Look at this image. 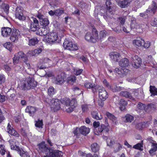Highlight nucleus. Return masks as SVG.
Masks as SVG:
<instances>
[{
  "label": "nucleus",
  "instance_id": "obj_1",
  "mask_svg": "<svg viewBox=\"0 0 157 157\" xmlns=\"http://www.w3.org/2000/svg\"><path fill=\"white\" fill-rule=\"evenodd\" d=\"M38 150L40 152L48 155L49 157H60L63 155V153L58 150H54L53 147H47L45 142L43 141L37 145Z\"/></svg>",
  "mask_w": 157,
  "mask_h": 157
},
{
  "label": "nucleus",
  "instance_id": "obj_2",
  "mask_svg": "<svg viewBox=\"0 0 157 157\" xmlns=\"http://www.w3.org/2000/svg\"><path fill=\"white\" fill-rule=\"evenodd\" d=\"M37 82L32 76L23 79L21 82L20 89L23 90H28L33 89L37 85Z\"/></svg>",
  "mask_w": 157,
  "mask_h": 157
},
{
  "label": "nucleus",
  "instance_id": "obj_3",
  "mask_svg": "<svg viewBox=\"0 0 157 157\" xmlns=\"http://www.w3.org/2000/svg\"><path fill=\"white\" fill-rule=\"evenodd\" d=\"M64 103L66 105V111L68 113L72 112L77 105V101L75 98L72 99L71 100L70 99H66L64 100Z\"/></svg>",
  "mask_w": 157,
  "mask_h": 157
},
{
  "label": "nucleus",
  "instance_id": "obj_4",
  "mask_svg": "<svg viewBox=\"0 0 157 157\" xmlns=\"http://www.w3.org/2000/svg\"><path fill=\"white\" fill-rule=\"evenodd\" d=\"M98 38V32L95 29H93L92 33H87L85 36V39L86 40L92 43L96 42Z\"/></svg>",
  "mask_w": 157,
  "mask_h": 157
},
{
  "label": "nucleus",
  "instance_id": "obj_5",
  "mask_svg": "<svg viewBox=\"0 0 157 157\" xmlns=\"http://www.w3.org/2000/svg\"><path fill=\"white\" fill-rule=\"evenodd\" d=\"M106 11L103 15L104 18L106 20H108V18H111L113 16L112 15L113 12L111 8L112 3L110 1L111 0H105Z\"/></svg>",
  "mask_w": 157,
  "mask_h": 157
},
{
  "label": "nucleus",
  "instance_id": "obj_6",
  "mask_svg": "<svg viewBox=\"0 0 157 157\" xmlns=\"http://www.w3.org/2000/svg\"><path fill=\"white\" fill-rule=\"evenodd\" d=\"M46 37L48 39V41L51 43H59L60 41L56 32L51 33Z\"/></svg>",
  "mask_w": 157,
  "mask_h": 157
},
{
  "label": "nucleus",
  "instance_id": "obj_7",
  "mask_svg": "<svg viewBox=\"0 0 157 157\" xmlns=\"http://www.w3.org/2000/svg\"><path fill=\"white\" fill-rule=\"evenodd\" d=\"M63 46L65 49L70 51L76 50L78 49L76 45L73 44L71 42L67 39H65L63 42Z\"/></svg>",
  "mask_w": 157,
  "mask_h": 157
},
{
  "label": "nucleus",
  "instance_id": "obj_8",
  "mask_svg": "<svg viewBox=\"0 0 157 157\" xmlns=\"http://www.w3.org/2000/svg\"><path fill=\"white\" fill-rule=\"evenodd\" d=\"M10 36V39L12 42H16L20 36V32L17 29H13Z\"/></svg>",
  "mask_w": 157,
  "mask_h": 157
},
{
  "label": "nucleus",
  "instance_id": "obj_9",
  "mask_svg": "<svg viewBox=\"0 0 157 157\" xmlns=\"http://www.w3.org/2000/svg\"><path fill=\"white\" fill-rule=\"evenodd\" d=\"M61 102L57 99H52L51 100V107L54 112L60 109Z\"/></svg>",
  "mask_w": 157,
  "mask_h": 157
},
{
  "label": "nucleus",
  "instance_id": "obj_10",
  "mask_svg": "<svg viewBox=\"0 0 157 157\" xmlns=\"http://www.w3.org/2000/svg\"><path fill=\"white\" fill-rule=\"evenodd\" d=\"M98 90L99 98L103 101H105L108 98V94L104 88L99 86L98 88Z\"/></svg>",
  "mask_w": 157,
  "mask_h": 157
},
{
  "label": "nucleus",
  "instance_id": "obj_11",
  "mask_svg": "<svg viewBox=\"0 0 157 157\" xmlns=\"http://www.w3.org/2000/svg\"><path fill=\"white\" fill-rule=\"evenodd\" d=\"M37 17L40 20V24L44 27L47 26L49 23L48 18H45V16L40 13H38Z\"/></svg>",
  "mask_w": 157,
  "mask_h": 157
},
{
  "label": "nucleus",
  "instance_id": "obj_12",
  "mask_svg": "<svg viewBox=\"0 0 157 157\" xmlns=\"http://www.w3.org/2000/svg\"><path fill=\"white\" fill-rule=\"evenodd\" d=\"M132 65L135 68H138L141 65L142 63L141 59L137 56H132Z\"/></svg>",
  "mask_w": 157,
  "mask_h": 157
},
{
  "label": "nucleus",
  "instance_id": "obj_13",
  "mask_svg": "<svg viewBox=\"0 0 157 157\" xmlns=\"http://www.w3.org/2000/svg\"><path fill=\"white\" fill-rule=\"evenodd\" d=\"M15 16L16 18L20 20L24 21L25 19V17L23 14V9L20 7L16 8Z\"/></svg>",
  "mask_w": 157,
  "mask_h": 157
},
{
  "label": "nucleus",
  "instance_id": "obj_14",
  "mask_svg": "<svg viewBox=\"0 0 157 157\" xmlns=\"http://www.w3.org/2000/svg\"><path fill=\"white\" fill-rule=\"evenodd\" d=\"M13 29L8 27H3L1 28V33L3 37H7L10 36Z\"/></svg>",
  "mask_w": 157,
  "mask_h": 157
},
{
  "label": "nucleus",
  "instance_id": "obj_15",
  "mask_svg": "<svg viewBox=\"0 0 157 157\" xmlns=\"http://www.w3.org/2000/svg\"><path fill=\"white\" fill-rule=\"evenodd\" d=\"M33 22H32L30 24V29L31 31L35 32L38 29L39 21L36 18L33 17Z\"/></svg>",
  "mask_w": 157,
  "mask_h": 157
},
{
  "label": "nucleus",
  "instance_id": "obj_16",
  "mask_svg": "<svg viewBox=\"0 0 157 157\" xmlns=\"http://www.w3.org/2000/svg\"><path fill=\"white\" fill-rule=\"evenodd\" d=\"M25 54L22 51H20L16 53L13 58V62L14 64L18 63L19 60L21 59L24 57Z\"/></svg>",
  "mask_w": 157,
  "mask_h": 157
},
{
  "label": "nucleus",
  "instance_id": "obj_17",
  "mask_svg": "<svg viewBox=\"0 0 157 157\" xmlns=\"http://www.w3.org/2000/svg\"><path fill=\"white\" fill-rule=\"evenodd\" d=\"M6 131L11 135L13 136L16 137H18L19 136V134L13 129V127L11 126L10 123L8 124Z\"/></svg>",
  "mask_w": 157,
  "mask_h": 157
},
{
  "label": "nucleus",
  "instance_id": "obj_18",
  "mask_svg": "<svg viewBox=\"0 0 157 157\" xmlns=\"http://www.w3.org/2000/svg\"><path fill=\"white\" fill-rule=\"evenodd\" d=\"M116 2L118 5L122 8H125L128 7L130 3L131 2V0H124L121 1L116 0Z\"/></svg>",
  "mask_w": 157,
  "mask_h": 157
},
{
  "label": "nucleus",
  "instance_id": "obj_19",
  "mask_svg": "<svg viewBox=\"0 0 157 157\" xmlns=\"http://www.w3.org/2000/svg\"><path fill=\"white\" fill-rule=\"evenodd\" d=\"M37 110V109L36 107L32 106H28L26 107L25 109V111L26 113H29L30 116H33Z\"/></svg>",
  "mask_w": 157,
  "mask_h": 157
},
{
  "label": "nucleus",
  "instance_id": "obj_20",
  "mask_svg": "<svg viewBox=\"0 0 157 157\" xmlns=\"http://www.w3.org/2000/svg\"><path fill=\"white\" fill-rule=\"evenodd\" d=\"M119 65L122 67H126L129 66V62L127 58H124L120 60L119 62Z\"/></svg>",
  "mask_w": 157,
  "mask_h": 157
},
{
  "label": "nucleus",
  "instance_id": "obj_21",
  "mask_svg": "<svg viewBox=\"0 0 157 157\" xmlns=\"http://www.w3.org/2000/svg\"><path fill=\"white\" fill-rule=\"evenodd\" d=\"M92 118L97 120H100L102 118V117L100 113L97 111H92L91 113Z\"/></svg>",
  "mask_w": 157,
  "mask_h": 157
},
{
  "label": "nucleus",
  "instance_id": "obj_22",
  "mask_svg": "<svg viewBox=\"0 0 157 157\" xmlns=\"http://www.w3.org/2000/svg\"><path fill=\"white\" fill-rule=\"evenodd\" d=\"M144 42V40L140 38H138L133 41V44L134 45H135L137 47L141 46Z\"/></svg>",
  "mask_w": 157,
  "mask_h": 157
},
{
  "label": "nucleus",
  "instance_id": "obj_23",
  "mask_svg": "<svg viewBox=\"0 0 157 157\" xmlns=\"http://www.w3.org/2000/svg\"><path fill=\"white\" fill-rule=\"evenodd\" d=\"M110 89L114 92H116L120 91L124 89V88L122 87L117 86L116 83H114L111 86Z\"/></svg>",
  "mask_w": 157,
  "mask_h": 157
},
{
  "label": "nucleus",
  "instance_id": "obj_24",
  "mask_svg": "<svg viewBox=\"0 0 157 157\" xmlns=\"http://www.w3.org/2000/svg\"><path fill=\"white\" fill-rule=\"evenodd\" d=\"M10 144L11 149L16 150L18 151L20 150V147L17 146L18 142L14 140V141L11 140L9 141Z\"/></svg>",
  "mask_w": 157,
  "mask_h": 157
},
{
  "label": "nucleus",
  "instance_id": "obj_25",
  "mask_svg": "<svg viewBox=\"0 0 157 157\" xmlns=\"http://www.w3.org/2000/svg\"><path fill=\"white\" fill-rule=\"evenodd\" d=\"M10 144L11 149L16 150L18 151L20 150V147L17 146L18 142L14 140V141L11 140L9 141Z\"/></svg>",
  "mask_w": 157,
  "mask_h": 157
},
{
  "label": "nucleus",
  "instance_id": "obj_26",
  "mask_svg": "<svg viewBox=\"0 0 157 157\" xmlns=\"http://www.w3.org/2000/svg\"><path fill=\"white\" fill-rule=\"evenodd\" d=\"M109 56L111 59L114 61H117L120 55L117 52H112L110 53Z\"/></svg>",
  "mask_w": 157,
  "mask_h": 157
},
{
  "label": "nucleus",
  "instance_id": "obj_27",
  "mask_svg": "<svg viewBox=\"0 0 157 157\" xmlns=\"http://www.w3.org/2000/svg\"><path fill=\"white\" fill-rule=\"evenodd\" d=\"M156 8V3L155 2L153 1L151 6L149 7L148 9L147 10V13H148V12L149 13L152 12L153 14H154Z\"/></svg>",
  "mask_w": 157,
  "mask_h": 157
},
{
  "label": "nucleus",
  "instance_id": "obj_28",
  "mask_svg": "<svg viewBox=\"0 0 157 157\" xmlns=\"http://www.w3.org/2000/svg\"><path fill=\"white\" fill-rule=\"evenodd\" d=\"M107 145L112 147L115 143V139L114 137L111 136H109L106 139Z\"/></svg>",
  "mask_w": 157,
  "mask_h": 157
},
{
  "label": "nucleus",
  "instance_id": "obj_29",
  "mask_svg": "<svg viewBox=\"0 0 157 157\" xmlns=\"http://www.w3.org/2000/svg\"><path fill=\"white\" fill-rule=\"evenodd\" d=\"M79 131L81 134L86 135L89 132L90 129L89 128L83 126L79 128Z\"/></svg>",
  "mask_w": 157,
  "mask_h": 157
},
{
  "label": "nucleus",
  "instance_id": "obj_30",
  "mask_svg": "<svg viewBox=\"0 0 157 157\" xmlns=\"http://www.w3.org/2000/svg\"><path fill=\"white\" fill-rule=\"evenodd\" d=\"M64 82V77L61 75H58L56 78L55 82L57 84H62Z\"/></svg>",
  "mask_w": 157,
  "mask_h": 157
},
{
  "label": "nucleus",
  "instance_id": "obj_31",
  "mask_svg": "<svg viewBox=\"0 0 157 157\" xmlns=\"http://www.w3.org/2000/svg\"><path fill=\"white\" fill-rule=\"evenodd\" d=\"M90 147L92 151L94 152H98L100 149L99 146L96 143H94L92 144Z\"/></svg>",
  "mask_w": 157,
  "mask_h": 157
},
{
  "label": "nucleus",
  "instance_id": "obj_32",
  "mask_svg": "<svg viewBox=\"0 0 157 157\" xmlns=\"http://www.w3.org/2000/svg\"><path fill=\"white\" fill-rule=\"evenodd\" d=\"M149 91L151 93V96L157 95V88L154 86H150Z\"/></svg>",
  "mask_w": 157,
  "mask_h": 157
},
{
  "label": "nucleus",
  "instance_id": "obj_33",
  "mask_svg": "<svg viewBox=\"0 0 157 157\" xmlns=\"http://www.w3.org/2000/svg\"><path fill=\"white\" fill-rule=\"evenodd\" d=\"M98 131L100 132H107L109 131L108 128L106 127L104 124H101L98 129Z\"/></svg>",
  "mask_w": 157,
  "mask_h": 157
},
{
  "label": "nucleus",
  "instance_id": "obj_34",
  "mask_svg": "<svg viewBox=\"0 0 157 157\" xmlns=\"http://www.w3.org/2000/svg\"><path fill=\"white\" fill-rule=\"evenodd\" d=\"M119 103L120 105V109L122 111L124 110L125 109V106L127 104V101H125L124 99H121Z\"/></svg>",
  "mask_w": 157,
  "mask_h": 157
},
{
  "label": "nucleus",
  "instance_id": "obj_35",
  "mask_svg": "<svg viewBox=\"0 0 157 157\" xmlns=\"http://www.w3.org/2000/svg\"><path fill=\"white\" fill-rule=\"evenodd\" d=\"M120 94L122 96L128 98L130 99H133L131 94L127 91H122L120 92Z\"/></svg>",
  "mask_w": 157,
  "mask_h": 157
},
{
  "label": "nucleus",
  "instance_id": "obj_36",
  "mask_svg": "<svg viewBox=\"0 0 157 157\" xmlns=\"http://www.w3.org/2000/svg\"><path fill=\"white\" fill-rule=\"evenodd\" d=\"M144 25H138V24H131V28H135L137 30H139L138 31V32L139 33L142 32L143 30V28H141L143 26H144Z\"/></svg>",
  "mask_w": 157,
  "mask_h": 157
},
{
  "label": "nucleus",
  "instance_id": "obj_37",
  "mask_svg": "<svg viewBox=\"0 0 157 157\" xmlns=\"http://www.w3.org/2000/svg\"><path fill=\"white\" fill-rule=\"evenodd\" d=\"M106 115L108 118L111 120L114 123L116 124L117 118L109 112H107Z\"/></svg>",
  "mask_w": 157,
  "mask_h": 157
},
{
  "label": "nucleus",
  "instance_id": "obj_38",
  "mask_svg": "<svg viewBox=\"0 0 157 157\" xmlns=\"http://www.w3.org/2000/svg\"><path fill=\"white\" fill-rule=\"evenodd\" d=\"M39 40L36 37H34L29 40V45L30 46H34L38 43Z\"/></svg>",
  "mask_w": 157,
  "mask_h": 157
},
{
  "label": "nucleus",
  "instance_id": "obj_39",
  "mask_svg": "<svg viewBox=\"0 0 157 157\" xmlns=\"http://www.w3.org/2000/svg\"><path fill=\"white\" fill-rule=\"evenodd\" d=\"M9 5L6 3L2 4L1 6V8L3 10L7 15L9 13Z\"/></svg>",
  "mask_w": 157,
  "mask_h": 157
},
{
  "label": "nucleus",
  "instance_id": "obj_40",
  "mask_svg": "<svg viewBox=\"0 0 157 157\" xmlns=\"http://www.w3.org/2000/svg\"><path fill=\"white\" fill-rule=\"evenodd\" d=\"M35 125L36 127L39 128H42V126L43 125V120L42 119L40 120L39 119H38L37 121H35Z\"/></svg>",
  "mask_w": 157,
  "mask_h": 157
},
{
  "label": "nucleus",
  "instance_id": "obj_41",
  "mask_svg": "<svg viewBox=\"0 0 157 157\" xmlns=\"http://www.w3.org/2000/svg\"><path fill=\"white\" fill-rule=\"evenodd\" d=\"M124 118L125 119L124 120L125 122H131L134 119L133 117L129 114H127Z\"/></svg>",
  "mask_w": 157,
  "mask_h": 157
},
{
  "label": "nucleus",
  "instance_id": "obj_42",
  "mask_svg": "<svg viewBox=\"0 0 157 157\" xmlns=\"http://www.w3.org/2000/svg\"><path fill=\"white\" fill-rule=\"evenodd\" d=\"M75 76H71L67 78V82L70 84H73L75 81Z\"/></svg>",
  "mask_w": 157,
  "mask_h": 157
},
{
  "label": "nucleus",
  "instance_id": "obj_43",
  "mask_svg": "<svg viewBox=\"0 0 157 157\" xmlns=\"http://www.w3.org/2000/svg\"><path fill=\"white\" fill-rule=\"evenodd\" d=\"M48 93L49 96L50 97H52L55 93V90L54 88L52 86L50 87L48 89Z\"/></svg>",
  "mask_w": 157,
  "mask_h": 157
},
{
  "label": "nucleus",
  "instance_id": "obj_44",
  "mask_svg": "<svg viewBox=\"0 0 157 157\" xmlns=\"http://www.w3.org/2000/svg\"><path fill=\"white\" fill-rule=\"evenodd\" d=\"M122 148V145L119 143H117L116 144L114 147V151L117 152L121 150Z\"/></svg>",
  "mask_w": 157,
  "mask_h": 157
},
{
  "label": "nucleus",
  "instance_id": "obj_45",
  "mask_svg": "<svg viewBox=\"0 0 157 157\" xmlns=\"http://www.w3.org/2000/svg\"><path fill=\"white\" fill-rule=\"evenodd\" d=\"M49 31L46 28H42L41 29V35L43 36H48V34L49 33Z\"/></svg>",
  "mask_w": 157,
  "mask_h": 157
},
{
  "label": "nucleus",
  "instance_id": "obj_46",
  "mask_svg": "<svg viewBox=\"0 0 157 157\" xmlns=\"http://www.w3.org/2000/svg\"><path fill=\"white\" fill-rule=\"evenodd\" d=\"M42 49L40 48L36 49L32 52V56H36L40 53L42 52Z\"/></svg>",
  "mask_w": 157,
  "mask_h": 157
},
{
  "label": "nucleus",
  "instance_id": "obj_47",
  "mask_svg": "<svg viewBox=\"0 0 157 157\" xmlns=\"http://www.w3.org/2000/svg\"><path fill=\"white\" fill-rule=\"evenodd\" d=\"M25 71L27 73L31 76L33 75L35 73L34 70L31 68H27L26 69Z\"/></svg>",
  "mask_w": 157,
  "mask_h": 157
},
{
  "label": "nucleus",
  "instance_id": "obj_48",
  "mask_svg": "<svg viewBox=\"0 0 157 157\" xmlns=\"http://www.w3.org/2000/svg\"><path fill=\"white\" fill-rule=\"evenodd\" d=\"M143 141L142 140L141 143H139L133 146V148L136 149L141 150V147H143Z\"/></svg>",
  "mask_w": 157,
  "mask_h": 157
},
{
  "label": "nucleus",
  "instance_id": "obj_49",
  "mask_svg": "<svg viewBox=\"0 0 157 157\" xmlns=\"http://www.w3.org/2000/svg\"><path fill=\"white\" fill-rule=\"evenodd\" d=\"M64 12V10H63L60 9H57L55 10V15L57 16H59L62 14Z\"/></svg>",
  "mask_w": 157,
  "mask_h": 157
},
{
  "label": "nucleus",
  "instance_id": "obj_50",
  "mask_svg": "<svg viewBox=\"0 0 157 157\" xmlns=\"http://www.w3.org/2000/svg\"><path fill=\"white\" fill-rule=\"evenodd\" d=\"M145 127V124L144 123L140 122L137 124L136 125V128L138 129H141Z\"/></svg>",
  "mask_w": 157,
  "mask_h": 157
},
{
  "label": "nucleus",
  "instance_id": "obj_51",
  "mask_svg": "<svg viewBox=\"0 0 157 157\" xmlns=\"http://www.w3.org/2000/svg\"><path fill=\"white\" fill-rule=\"evenodd\" d=\"M3 46L5 48L10 51L11 50L12 44L10 42H8L4 44Z\"/></svg>",
  "mask_w": 157,
  "mask_h": 157
},
{
  "label": "nucleus",
  "instance_id": "obj_52",
  "mask_svg": "<svg viewBox=\"0 0 157 157\" xmlns=\"http://www.w3.org/2000/svg\"><path fill=\"white\" fill-rule=\"evenodd\" d=\"M5 149V146L3 145H0V153L2 155L5 154V152H6Z\"/></svg>",
  "mask_w": 157,
  "mask_h": 157
},
{
  "label": "nucleus",
  "instance_id": "obj_53",
  "mask_svg": "<svg viewBox=\"0 0 157 157\" xmlns=\"http://www.w3.org/2000/svg\"><path fill=\"white\" fill-rule=\"evenodd\" d=\"M18 152L21 157H27V153L22 150H21L20 149Z\"/></svg>",
  "mask_w": 157,
  "mask_h": 157
},
{
  "label": "nucleus",
  "instance_id": "obj_54",
  "mask_svg": "<svg viewBox=\"0 0 157 157\" xmlns=\"http://www.w3.org/2000/svg\"><path fill=\"white\" fill-rule=\"evenodd\" d=\"M145 106H146L145 105L141 102H139L137 105V107L138 109L141 110L144 109Z\"/></svg>",
  "mask_w": 157,
  "mask_h": 157
},
{
  "label": "nucleus",
  "instance_id": "obj_55",
  "mask_svg": "<svg viewBox=\"0 0 157 157\" xmlns=\"http://www.w3.org/2000/svg\"><path fill=\"white\" fill-rule=\"evenodd\" d=\"M114 30L115 32L117 33H121L122 31L121 26V25H118L114 29Z\"/></svg>",
  "mask_w": 157,
  "mask_h": 157
},
{
  "label": "nucleus",
  "instance_id": "obj_56",
  "mask_svg": "<svg viewBox=\"0 0 157 157\" xmlns=\"http://www.w3.org/2000/svg\"><path fill=\"white\" fill-rule=\"evenodd\" d=\"M120 25H124L125 22V19L124 17H120L118 18Z\"/></svg>",
  "mask_w": 157,
  "mask_h": 157
},
{
  "label": "nucleus",
  "instance_id": "obj_57",
  "mask_svg": "<svg viewBox=\"0 0 157 157\" xmlns=\"http://www.w3.org/2000/svg\"><path fill=\"white\" fill-rule=\"evenodd\" d=\"M100 86H95L94 84H93V86H92L91 88L92 92L94 93L97 92V90H98V88Z\"/></svg>",
  "mask_w": 157,
  "mask_h": 157
},
{
  "label": "nucleus",
  "instance_id": "obj_58",
  "mask_svg": "<svg viewBox=\"0 0 157 157\" xmlns=\"http://www.w3.org/2000/svg\"><path fill=\"white\" fill-rule=\"evenodd\" d=\"M84 86L87 89H91V87L93 86V84L90 82H86L84 84Z\"/></svg>",
  "mask_w": 157,
  "mask_h": 157
},
{
  "label": "nucleus",
  "instance_id": "obj_59",
  "mask_svg": "<svg viewBox=\"0 0 157 157\" xmlns=\"http://www.w3.org/2000/svg\"><path fill=\"white\" fill-rule=\"evenodd\" d=\"M6 80L5 76L2 74L0 75V84L4 83Z\"/></svg>",
  "mask_w": 157,
  "mask_h": 157
},
{
  "label": "nucleus",
  "instance_id": "obj_60",
  "mask_svg": "<svg viewBox=\"0 0 157 157\" xmlns=\"http://www.w3.org/2000/svg\"><path fill=\"white\" fill-rule=\"evenodd\" d=\"M107 33L105 30H103L101 31L100 33V36L101 38L105 37L106 36Z\"/></svg>",
  "mask_w": 157,
  "mask_h": 157
},
{
  "label": "nucleus",
  "instance_id": "obj_61",
  "mask_svg": "<svg viewBox=\"0 0 157 157\" xmlns=\"http://www.w3.org/2000/svg\"><path fill=\"white\" fill-rule=\"evenodd\" d=\"M81 107L82 109V110L83 112H86L88 109V105L86 104L82 105L81 106Z\"/></svg>",
  "mask_w": 157,
  "mask_h": 157
},
{
  "label": "nucleus",
  "instance_id": "obj_62",
  "mask_svg": "<svg viewBox=\"0 0 157 157\" xmlns=\"http://www.w3.org/2000/svg\"><path fill=\"white\" fill-rule=\"evenodd\" d=\"M151 25L153 26H157V18H155L151 21Z\"/></svg>",
  "mask_w": 157,
  "mask_h": 157
},
{
  "label": "nucleus",
  "instance_id": "obj_63",
  "mask_svg": "<svg viewBox=\"0 0 157 157\" xmlns=\"http://www.w3.org/2000/svg\"><path fill=\"white\" fill-rule=\"evenodd\" d=\"M21 59L24 62V63H26L27 62H28V57L25 55L24 57Z\"/></svg>",
  "mask_w": 157,
  "mask_h": 157
},
{
  "label": "nucleus",
  "instance_id": "obj_64",
  "mask_svg": "<svg viewBox=\"0 0 157 157\" xmlns=\"http://www.w3.org/2000/svg\"><path fill=\"white\" fill-rule=\"evenodd\" d=\"M103 83L108 88H110L111 86L109 85V84L108 82L106 79H104L103 81Z\"/></svg>",
  "mask_w": 157,
  "mask_h": 157
}]
</instances>
